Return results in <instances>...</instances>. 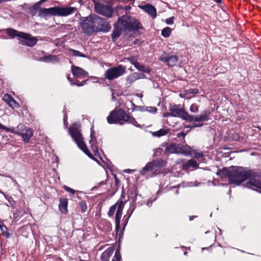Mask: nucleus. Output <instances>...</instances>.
Masks as SVG:
<instances>
[{"instance_id":"30","label":"nucleus","mask_w":261,"mask_h":261,"mask_svg":"<svg viewBox=\"0 0 261 261\" xmlns=\"http://www.w3.org/2000/svg\"><path fill=\"white\" fill-rule=\"evenodd\" d=\"M63 188L67 192H69L70 194L73 195L75 193H79L80 192L79 191H75L69 187H68V186H64L63 187Z\"/></svg>"},{"instance_id":"9","label":"nucleus","mask_w":261,"mask_h":261,"mask_svg":"<svg viewBox=\"0 0 261 261\" xmlns=\"http://www.w3.org/2000/svg\"><path fill=\"white\" fill-rule=\"evenodd\" d=\"M166 153L167 154L184 153L186 155H190L197 159L203 156L202 153L197 152L195 149L190 146H188L184 151H182L178 145L173 143L168 145L166 147Z\"/></svg>"},{"instance_id":"14","label":"nucleus","mask_w":261,"mask_h":261,"mask_svg":"<svg viewBox=\"0 0 261 261\" xmlns=\"http://www.w3.org/2000/svg\"><path fill=\"white\" fill-rule=\"evenodd\" d=\"M92 15L84 18L81 22V25L83 32L88 35L96 31V27L94 25Z\"/></svg>"},{"instance_id":"54","label":"nucleus","mask_w":261,"mask_h":261,"mask_svg":"<svg viewBox=\"0 0 261 261\" xmlns=\"http://www.w3.org/2000/svg\"><path fill=\"white\" fill-rule=\"evenodd\" d=\"M260 130H261V129H260Z\"/></svg>"},{"instance_id":"42","label":"nucleus","mask_w":261,"mask_h":261,"mask_svg":"<svg viewBox=\"0 0 261 261\" xmlns=\"http://www.w3.org/2000/svg\"><path fill=\"white\" fill-rule=\"evenodd\" d=\"M185 136H186V134H185L184 133H180L177 134L178 137H185Z\"/></svg>"},{"instance_id":"15","label":"nucleus","mask_w":261,"mask_h":261,"mask_svg":"<svg viewBox=\"0 0 261 261\" xmlns=\"http://www.w3.org/2000/svg\"><path fill=\"white\" fill-rule=\"evenodd\" d=\"M160 60L169 66H174L178 61L177 56L170 54L163 53L160 57Z\"/></svg>"},{"instance_id":"26","label":"nucleus","mask_w":261,"mask_h":261,"mask_svg":"<svg viewBox=\"0 0 261 261\" xmlns=\"http://www.w3.org/2000/svg\"><path fill=\"white\" fill-rule=\"evenodd\" d=\"M137 76L138 75L136 72H134L127 76L126 78V85L128 86L131 85L135 81L138 80Z\"/></svg>"},{"instance_id":"1","label":"nucleus","mask_w":261,"mask_h":261,"mask_svg":"<svg viewBox=\"0 0 261 261\" xmlns=\"http://www.w3.org/2000/svg\"><path fill=\"white\" fill-rule=\"evenodd\" d=\"M141 28L140 23L134 17L124 15L118 18L112 33L113 39L118 38L124 31L126 33L135 32Z\"/></svg>"},{"instance_id":"21","label":"nucleus","mask_w":261,"mask_h":261,"mask_svg":"<svg viewBox=\"0 0 261 261\" xmlns=\"http://www.w3.org/2000/svg\"><path fill=\"white\" fill-rule=\"evenodd\" d=\"M114 250V247H110L107 249L101 255V261H109L110 256L113 254Z\"/></svg>"},{"instance_id":"22","label":"nucleus","mask_w":261,"mask_h":261,"mask_svg":"<svg viewBox=\"0 0 261 261\" xmlns=\"http://www.w3.org/2000/svg\"><path fill=\"white\" fill-rule=\"evenodd\" d=\"M68 206V200L66 198H61L60 199V203L59 208L61 212L63 214L67 213Z\"/></svg>"},{"instance_id":"8","label":"nucleus","mask_w":261,"mask_h":261,"mask_svg":"<svg viewBox=\"0 0 261 261\" xmlns=\"http://www.w3.org/2000/svg\"><path fill=\"white\" fill-rule=\"evenodd\" d=\"M80 125L74 124L69 128V132L74 142L90 158H92V154L89 151L86 145L84 143L82 134L79 130Z\"/></svg>"},{"instance_id":"27","label":"nucleus","mask_w":261,"mask_h":261,"mask_svg":"<svg viewBox=\"0 0 261 261\" xmlns=\"http://www.w3.org/2000/svg\"><path fill=\"white\" fill-rule=\"evenodd\" d=\"M40 61L44 62L55 63L58 61L57 57L56 56L50 55L40 59Z\"/></svg>"},{"instance_id":"2","label":"nucleus","mask_w":261,"mask_h":261,"mask_svg":"<svg viewBox=\"0 0 261 261\" xmlns=\"http://www.w3.org/2000/svg\"><path fill=\"white\" fill-rule=\"evenodd\" d=\"M217 174L221 177H228L230 184L239 185L248 179L250 176V171L246 170L243 167H237L230 169L223 168L219 170Z\"/></svg>"},{"instance_id":"43","label":"nucleus","mask_w":261,"mask_h":261,"mask_svg":"<svg viewBox=\"0 0 261 261\" xmlns=\"http://www.w3.org/2000/svg\"><path fill=\"white\" fill-rule=\"evenodd\" d=\"M163 116L164 117H167L168 116H171V114H170V112L169 113H165L163 114Z\"/></svg>"},{"instance_id":"47","label":"nucleus","mask_w":261,"mask_h":261,"mask_svg":"<svg viewBox=\"0 0 261 261\" xmlns=\"http://www.w3.org/2000/svg\"><path fill=\"white\" fill-rule=\"evenodd\" d=\"M80 57H85L86 56L85 55H84L83 54H82L81 53V55H80Z\"/></svg>"},{"instance_id":"40","label":"nucleus","mask_w":261,"mask_h":261,"mask_svg":"<svg viewBox=\"0 0 261 261\" xmlns=\"http://www.w3.org/2000/svg\"><path fill=\"white\" fill-rule=\"evenodd\" d=\"M85 83H86V81H84V82H82L81 84H80V83H71V84L72 85H76L77 86H81L84 85Z\"/></svg>"},{"instance_id":"36","label":"nucleus","mask_w":261,"mask_h":261,"mask_svg":"<svg viewBox=\"0 0 261 261\" xmlns=\"http://www.w3.org/2000/svg\"><path fill=\"white\" fill-rule=\"evenodd\" d=\"M127 60L129 61L132 64L134 65L135 63L137 62V61L133 57H128L126 59Z\"/></svg>"},{"instance_id":"19","label":"nucleus","mask_w":261,"mask_h":261,"mask_svg":"<svg viewBox=\"0 0 261 261\" xmlns=\"http://www.w3.org/2000/svg\"><path fill=\"white\" fill-rule=\"evenodd\" d=\"M139 8L147 13L152 18L156 17V9L151 5L147 4L144 6H139Z\"/></svg>"},{"instance_id":"23","label":"nucleus","mask_w":261,"mask_h":261,"mask_svg":"<svg viewBox=\"0 0 261 261\" xmlns=\"http://www.w3.org/2000/svg\"><path fill=\"white\" fill-rule=\"evenodd\" d=\"M91 140H90V143L91 144V147L92 149V150L95 152V153H97L98 152V148L97 145H96V140L95 137V133L93 130L91 129Z\"/></svg>"},{"instance_id":"53","label":"nucleus","mask_w":261,"mask_h":261,"mask_svg":"<svg viewBox=\"0 0 261 261\" xmlns=\"http://www.w3.org/2000/svg\"><path fill=\"white\" fill-rule=\"evenodd\" d=\"M138 96H140V97H141V96L140 95V94H138Z\"/></svg>"},{"instance_id":"35","label":"nucleus","mask_w":261,"mask_h":261,"mask_svg":"<svg viewBox=\"0 0 261 261\" xmlns=\"http://www.w3.org/2000/svg\"><path fill=\"white\" fill-rule=\"evenodd\" d=\"M147 110L149 112L154 113L156 112L157 109L155 107H150L147 108Z\"/></svg>"},{"instance_id":"39","label":"nucleus","mask_w":261,"mask_h":261,"mask_svg":"<svg viewBox=\"0 0 261 261\" xmlns=\"http://www.w3.org/2000/svg\"><path fill=\"white\" fill-rule=\"evenodd\" d=\"M190 167V165H188V162H187L186 164H185L182 165V169L184 170H187Z\"/></svg>"},{"instance_id":"32","label":"nucleus","mask_w":261,"mask_h":261,"mask_svg":"<svg viewBox=\"0 0 261 261\" xmlns=\"http://www.w3.org/2000/svg\"><path fill=\"white\" fill-rule=\"evenodd\" d=\"M79 205L83 212H85L87 209V206L85 201H81L79 203Z\"/></svg>"},{"instance_id":"17","label":"nucleus","mask_w":261,"mask_h":261,"mask_svg":"<svg viewBox=\"0 0 261 261\" xmlns=\"http://www.w3.org/2000/svg\"><path fill=\"white\" fill-rule=\"evenodd\" d=\"M71 71L73 75L76 77L84 78L88 76V73L86 71L74 65L71 66Z\"/></svg>"},{"instance_id":"33","label":"nucleus","mask_w":261,"mask_h":261,"mask_svg":"<svg viewBox=\"0 0 261 261\" xmlns=\"http://www.w3.org/2000/svg\"><path fill=\"white\" fill-rule=\"evenodd\" d=\"M188 165H190V166H192L193 168H197L198 164L196 163V162L193 160H190L188 161Z\"/></svg>"},{"instance_id":"12","label":"nucleus","mask_w":261,"mask_h":261,"mask_svg":"<svg viewBox=\"0 0 261 261\" xmlns=\"http://www.w3.org/2000/svg\"><path fill=\"white\" fill-rule=\"evenodd\" d=\"M164 162L163 161H153L148 163L146 166L140 171V174L142 175L152 176L157 171V168L163 166Z\"/></svg>"},{"instance_id":"29","label":"nucleus","mask_w":261,"mask_h":261,"mask_svg":"<svg viewBox=\"0 0 261 261\" xmlns=\"http://www.w3.org/2000/svg\"><path fill=\"white\" fill-rule=\"evenodd\" d=\"M121 256L119 249H117L112 261H121Z\"/></svg>"},{"instance_id":"5","label":"nucleus","mask_w":261,"mask_h":261,"mask_svg":"<svg viewBox=\"0 0 261 261\" xmlns=\"http://www.w3.org/2000/svg\"><path fill=\"white\" fill-rule=\"evenodd\" d=\"M0 129L21 136L25 143H28L33 135V130L23 124H19L16 127L8 128L0 123Z\"/></svg>"},{"instance_id":"48","label":"nucleus","mask_w":261,"mask_h":261,"mask_svg":"<svg viewBox=\"0 0 261 261\" xmlns=\"http://www.w3.org/2000/svg\"><path fill=\"white\" fill-rule=\"evenodd\" d=\"M180 96L181 97H183V98H185V96H183L182 95V94H180Z\"/></svg>"},{"instance_id":"52","label":"nucleus","mask_w":261,"mask_h":261,"mask_svg":"<svg viewBox=\"0 0 261 261\" xmlns=\"http://www.w3.org/2000/svg\"><path fill=\"white\" fill-rule=\"evenodd\" d=\"M0 193H2L4 195H5L4 193H3L2 192H1V191H0Z\"/></svg>"},{"instance_id":"31","label":"nucleus","mask_w":261,"mask_h":261,"mask_svg":"<svg viewBox=\"0 0 261 261\" xmlns=\"http://www.w3.org/2000/svg\"><path fill=\"white\" fill-rule=\"evenodd\" d=\"M190 110L192 113H196L198 112V107L197 105L193 103L191 106Z\"/></svg>"},{"instance_id":"25","label":"nucleus","mask_w":261,"mask_h":261,"mask_svg":"<svg viewBox=\"0 0 261 261\" xmlns=\"http://www.w3.org/2000/svg\"><path fill=\"white\" fill-rule=\"evenodd\" d=\"M134 66L139 70L144 72L145 73H149L150 69L148 66L142 65L140 63L137 61L135 63Z\"/></svg>"},{"instance_id":"38","label":"nucleus","mask_w":261,"mask_h":261,"mask_svg":"<svg viewBox=\"0 0 261 261\" xmlns=\"http://www.w3.org/2000/svg\"><path fill=\"white\" fill-rule=\"evenodd\" d=\"M136 73L138 75V76H137L138 80L141 79H144L145 77V75L143 73H138V72H136Z\"/></svg>"},{"instance_id":"10","label":"nucleus","mask_w":261,"mask_h":261,"mask_svg":"<svg viewBox=\"0 0 261 261\" xmlns=\"http://www.w3.org/2000/svg\"><path fill=\"white\" fill-rule=\"evenodd\" d=\"M126 71L125 66L119 65L107 69L104 74V76L106 79L112 81L123 75L126 72Z\"/></svg>"},{"instance_id":"46","label":"nucleus","mask_w":261,"mask_h":261,"mask_svg":"<svg viewBox=\"0 0 261 261\" xmlns=\"http://www.w3.org/2000/svg\"><path fill=\"white\" fill-rule=\"evenodd\" d=\"M191 92L193 93H197V90H192V91Z\"/></svg>"},{"instance_id":"11","label":"nucleus","mask_w":261,"mask_h":261,"mask_svg":"<svg viewBox=\"0 0 261 261\" xmlns=\"http://www.w3.org/2000/svg\"><path fill=\"white\" fill-rule=\"evenodd\" d=\"M94 9L97 13L107 17H112L113 15V10L112 6L108 3L95 2Z\"/></svg>"},{"instance_id":"7","label":"nucleus","mask_w":261,"mask_h":261,"mask_svg":"<svg viewBox=\"0 0 261 261\" xmlns=\"http://www.w3.org/2000/svg\"><path fill=\"white\" fill-rule=\"evenodd\" d=\"M7 32L10 36L18 37L19 42L23 45L32 46L35 45L38 41V39L36 37L12 29H7Z\"/></svg>"},{"instance_id":"13","label":"nucleus","mask_w":261,"mask_h":261,"mask_svg":"<svg viewBox=\"0 0 261 261\" xmlns=\"http://www.w3.org/2000/svg\"><path fill=\"white\" fill-rule=\"evenodd\" d=\"M124 203L122 201H118L115 204L112 206L109 212V215L112 216L116 210L115 216L116 229L118 231L120 227V219L122 215Z\"/></svg>"},{"instance_id":"20","label":"nucleus","mask_w":261,"mask_h":261,"mask_svg":"<svg viewBox=\"0 0 261 261\" xmlns=\"http://www.w3.org/2000/svg\"><path fill=\"white\" fill-rule=\"evenodd\" d=\"M3 99L6 102L11 108L15 109L18 107V103L9 95L5 94Z\"/></svg>"},{"instance_id":"34","label":"nucleus","mask_w":261,"mask_h":261,"mask_svg":"<svg viewBox=\"0 0 261 261\" xmlns=\"http://www.w3.org/2000/svg\"><path fill=\"white\" fill-rule=\"evenodd\" d=\"M174 17H171L166 19V23L168 24H172L174 22Z\"/></svg>"},{"instance_id":"49","label":"nucleus","mask_w":261,"mask_h":261,"mask_svg":"<svg viewBox=\"0 0 261 261\" xmlns=\"http://www.w3.org/2000/svg\"><path fill=\"white\" fill-rule=\"evenodd\" d=\"M0 227L1 228V230H3V227H2V226L0 224Z\"/></svg>"},{"instance_id":"51","label":"nucleus","mask_w":261,"mask_h":261,"mask_svg":"<svg viewBox=\"0 0 261 261\" xmlns=\"http://www.w3.org/2000/svg\"><path fill=\"white\" fill-rule=\"evenodd\" d=\"M132 211L131 212V213H130V215H129L128 218H129V217H130V215L132 214Z\"/></svg>"},{"instance_id":"6","label":"nucleus","mask_w":261,"mask_h":261,"mask_svg":"<svg viewBox=\"0 0 261 261\" xmlns=\"http://www.w3.org/2000/svg\"><path fill=\"white\" fill-rule=\"evenodd\" d=\"M107 121L110 124L117 123L121 121L127 122L135 126L137 124V122L133 117L129 116L121 109L112 111L107 117Z\"/></svg>"},{"instance_id":"37","label":"nucleus","mask_w":261,"mask_h":261,"mask_svg":"<svg viewBox=\"0 0 261 261\" xmlns=\"http://www.w3.org/2000/svg\"><path fill=\"white\" fill-rule=\"evenodd\" d=\"M72 55L74 56H79L80 57V55H81V52L79 51L76 50H71Z\"/></svg>"},{"instance_id":"44","label":"nucleus","mask_w":261,"mask_h":261,"mask_svg":"<svg viewBox=\"0 0 261 261\" xmlns=\"http://www.w3.org/2000/svg\"><path fill=\"white\" fill-rule=\"evenodd\" d=\"M194 124H192V125H189L188 126H186V127H187V128H193V127H191V126L193 125Z\"/></svg>"},{"instance_id":"24","label":"nucleus","mask_w":261,"mask_h":261,"mask_svg":"<svg viewBox=\"0 0 261 261\" xmlns=\"http://www.w3.org/2000/svg\"><path fill=\"white\" fill-rule=\"evenodd\" d=\"M169 130L170 129L168 128H163L158 131L151 132V133L153 137H161L167 135Z\"/></svg>"},{"instance_id":"28","label":"nucleus","mask_w":261,"mask_h":261,"mask_svg":"<svg viewBox=\"0 0 261 261\" xmlns=\"http://www.w3.org/2000/svg\"><path fill=\"white\" fill-rule=\"evenodd\" d=\"M172 29L169 27H166L162 31V35L164 37H168L170 36Z\"/></svg>"},{"instance_id":"18","label":"nucleus","mask_w":261,"mask_h":261,"mask_svg":"<svg viewBox=\"0 0 261 261\" xmlns=\"http://www.w3.org/2000/svg\"><path fill=\"white\" fill-rule=\"evenodd\" d=\"M94 25L96 27V31L99 29H102L106 24V26L108 25L105 19L101 18L96 15H92Z\"/></svg>"},{"instance_id":"4","label":"nucleus","mask_w":261,"mask_h":261,"mask_svg":"<svg viewBox=\"0 0 261 261\" xmlns=\"http://www.w3.org/2000/svg\"><path fill=\"white\" fill-rule=\"evenodd\" d=\"M76 11L77 9L73 7H54L48 9H41L39 15L41 17H46L49 15L67 16L73 14Z\"/></svg>"},{"instance_id":"3","label":"nucleus","mask_w":261,"mask_h":261,"mask_svg":"<svg viewBox=\"0 0 261 261\" xmlns=\"http://www.w3.org/2000/svg\"><path fill=\"white\" fill-rule=\"evenodd\" d=\"M171 116L178 117L189 122L195 121L196 123L191 127H199L203 125V122L208 120L209 112L203 111L199 116H193L189 114L182 109H179L176 106H171L169 109Z\"/></svg>"},{"instance_id":"16","label":"nucleus","mask_w":261,"mask_h":261,"mask_svg":"<svg viewBox=\"0 0 261 261\" xmlns=\"http://www.w3.org/2000/svg\"><path fill=\"white\" fill-rule=\"evenodd\" d=\"M247 182L248 187H252L261 190V179L258 176L253 175L250 171V176L248 178Z\"/></svg>"},{"instance_id":"50","label":"nucleus","mask_w":261,"mask_h":261,"mask_svg":"<svg viewBox=\"0 0 261 261\" xmlns=\"http://www.w3.org/2000/svg\"><path fill=\"white\" fill-rule=\"evenodd\" d=\"M67 79H68V80L69 81H70V77H69V76H67Z\"/></svg>"},{"instance_id":"45","label":"nucleus","mask_w":261,"mask_h":261,"mask_svg":"<svg viewBox=\"0 0 261 261\" xmlns=\"http://www.w3.org/2000/svg\"><path fill=\"white\" fill-rule=\"evenodd\" d=\"M214 1H215V2H216V3H219V4L221 3V0H214Z\"/></svg>"},{"instance_id":"41","label":"nucleus","mask_w":261,"mask_h":261,"mask_svg":"<svg viewBox=\"0 0 261 261\" xmlns=\"http://www.w3.org/2000/svg\"><path fill=\"white\" fill-rule=\"evenodd\" d=\"M134 171H135V170L127 169L124 170V172L125 173H130L133 172Z\"/></svg>"}]
</instances>
